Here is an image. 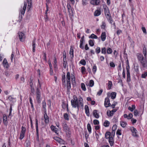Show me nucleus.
Returning a JSON list of instances; mask_svg holds the SVG:
<instances>
[{"mask_svg": "<svg viewBox=\"0 0 147 147\" xmlns=\"http://www.w3.org/2000/svg\"><path fill=\"white\" fill-rule=\"evenodd\" d=\"M73 99L71 100V105L74 108L77 107L78 111L79 110L80 107L83 108L84 105L83 102V99L81 97L78 98V99L75 95L74 96Z\"/></svg>", "mask_w": 147, "mask_h": 147, "instance_id": "nucleus-1", "label": "nucleus"}, {"mask_svg": "<svg viewBox=\"0 0 147 147\" xmlns=\"http://www.w3.org/2000/svg\"><path fill=\"white\" fill-rule=\"evenodd\" d=\"M138 60L140 63L141 66L143 68L147 67V58L144 57L142 54L138 53L136 54Z\"/></svg>", "mask_w": 147, "mask_h": 147, "instance_id": "nucleus-2", "label": "nucleus"}, {"mask_svg": "<svg viewBox=\"0 0 147 147\" xmlns=\"http://www.w3.org/2000/svg\"><path fill=\"white\" fill-rule=\"evenodd\" d=\"M71 79L72 82H74L75 80L74 75L71 74L69 72H68L66 74L67 88L68 90H69L71 88Z\"/></svg>", "mask_w": 147, "mask_h": 147, "instance_id": "nucleus-3", "label": "nucleus"}, {"mask_svg": "<svg viewBox=\"0 0 147 147\" xmlns=\"http://www.w3.org/2000/svg\"><path fill=\"white\" fill-rule=\"evenodd\" d=\"M67 7L70 18L71 19H72L74 16V9L71 8V6L69 4H67Z\"/></svg>", "mask_w": 147, "mask_h": 147, "instance_id": "nucleus-4", "label": "nucleus"}, {"mask_svg": "<svg viewBox=\"0 0 147 147\" xmlns=\"http://www.w3.org/2000/svg\"><path fill=\"white\" fill-rule=\"evenodd\" d=\"M107 97L105 99L104 105L105 107H109L111 104L110 103V100L109 97L110 93H108L107 94Z\"/></svg>", "mask_w": 147, "mask_h": 147, "instance_id": "nucleus-5", "label": "nucleus"}, {"mask_svg": "<svg viewBox=\"0 0 147 147\" xmlns=\"http://www.w3.org/2000/svg\"><path fill=\"white\" fill-rule=\"evenodd\" d=\"M63 130L67 134H69L70 133V130L69 127L66 123H64L62 124Z\"/></svg>", "mask_w": 147, "mask_h": 147, "instance_id": "nucleus-6", "label": "nucleus"}, {"mask_svg": "<svg viewBox=\"0 0 147 147\" xmlns=\"http://www.w3.org/2000/svg\"><path fill=\"white\" fill-rule=\"evenodd\" d=\"M26 131V129L23 126H22L21 131L20 139L21 140L23 139L25 136V134Z\"/></svg>", "mask_w": 147, "mask_h": 147, "instance_id": "nucleus-7", "label": "nucleus"}, {"mask_svg": "<svg viewBox=\"0 0 147 147\" xmlns=\"http://www.w3.org/2000/svg\"><path fill=\"white\" fill-rule=\"evenodd\" d=\"M36 95L37 102L40 103L41 102V93L38 89L36 92Z\"/></svg>", "mask_w": 147, "mask_h": 147, "instance_id": "nucleus-8", "label": "nucleus"}, {"mask_svg": "<svg viewBox=\"0 0 147 147\" xmlns=\"http://www.w3.org/2000/svg\"><path fill=\"white\" fill-rule=\"evenodd\" d=\"M19 39L21 41H24L25 40V36L24 34L21 32H19L18 33Z\"/></svg>", "mask_w": 147, "mask_h": 147, "instance_id": "nucleus-9", "label": "nucleus"}, {"mask_svg": "<svg viewBox=\"0 0 147 147\" xmlns=\"http://www.w3.org/2000/svg\"><path fill=\"white\" fill-rule=\"evenodd\" d=\"M115 134V132L114 131L113 134H111V137L109 138V141L111 146H113L114 143L113 138L114 137Z\"/></svg>", "mask_w": 147, "mask_h": 147, "instance_id": "nucleus-10", "label": "nucleus"}, {"mask_svg": "<svg viewBox=\"0 0 147 147\" xmlns=\"http://www.w3.org/2000/svg\"><path fill=\"white\" fill-rule=\"evenodd\" d=\"M26 2H24V5L23 7H21V8L20 10V13L22 15H24L25 10H26Z\"/></svg>", "mask_w": 147, "mask_h": 147, "instance_id": "nucleus-11", "label": "nucleus"}, {"mask_svg": "<svg viewBox=\"0 0 147 147\" xmlns=\"http://www.w3.org/2000/svg\"><path fill=\"white\" fill-rule=\"evenodd\" d=\"M130 129L132 132V135L133 136H137V131L135 128H134V127H130Z\"/></svg>", "mask_w": 147, "mask_h": 147, "instance_id": "nucleus-12", "label": "nucleus"}, {"mask_svg": "<svg viewBox=\"0 0 147 147\" xmlns=\"http://www.w3.org/2000/svg\"><path fill=\"white\" fill-rule=\"evenodd\" d=\"M126 69L127 72V82H129L131 81L129 69L126 67Z\"/></svg>", "mask_w": 147, "mask_h": 147, "instance_id": "nucleus-13", "label": "nucleus"}, {"mask_svg": "<svg viewBox=\"0 0 147 147\" xmlns=\"http://www.w3.org/2000/svg\"><path fill=\"white\" fill-rule=\"evenodd\" d=\"M36 137L38 139L39 138V134H38V121L37 119H36Z\"/></svg>", "mask_w": 147, "mask_h": 147, "instance_id": "nucleus-14", "label": "nucleus"}, {"mask_svg": "<svg viewBox=\"0 0 147 147\" xmlns=\"http://www.w3.org/2000/svg\"><path fill=\"white\" fill-rule=\"evenodd\" d=\"M104 10L105 13L106 17H109V16L110 15L108 8L107 6H105L104 7Z\"/></svg>", "mask_w": 147, "mask_h": 147, "instance_id": "nucleus-15", "label": "nucleus"}, {"mask_svg": "<svg viewBox=\"0 0 147 147\" xmlns=\"http://www.w3.org/2000/svg\"><path fill=\"white\" fill-rule=\"evenodd\" d=\"M3 64L5 68L7 69L9 67L8 62L6 59H4L3 62Z\"/></svg>", "mask_w": 147, "mask_h": 147, "instance_id": "nucleus-16", "label": "nucleus"}, {"mask_svg": "<svg viewBox=\"0 0 147 147\" xmlns=\"http://www.w3.org/2000/svg\"><path fill=\"white\" fill-rule=\"evenodd\" d=\"M92 114L94 116L95 118L98 119L99 118V115L98 113H97V110H94L92 112Z\"/></svg>", "mask_w": 147, "mask_h": 147, "instance_id": "nucleus-17", "label": "nucleus"}, {"mask_svg": "<svg viewBox=\"0 0 147 147\" xmlns=\"http://www.w3.org/2000/svg\"><path fill=\"white\" fill-rule=\"evenodd\" d=\"M62 81L63 85L65 87L66 86V80H65V74L64 73L63 74L62 76Z\"/></svg>", "mask_w": 147, "mask_h": 147, "instance_id": "nucleus-18", "label": "nucleus"}, {"mask_svg": "<svg viewBox=\"0 0 147 147\" xmlns=\"http://www.w3.org/2000/svg\"><path fill=\"white\" fill-rule=\"evenodd\" d=\"M44 118L45 119V122L46 123H48L49 121V117L48 116L46 112L45 111L44 114Z\"/></svg>", "mask_w": 147, "mask_h": 147, "instance_id": "nucleus-19", "label": "nucleus"}, {"mask_svg": "<svg viewBox=\"0 0 147 147\" xmlns=\"http://www.w3.org/2000/svg\"><path fill=\"white\" fill-rule=\"evenodd\" d=\"M84 109L86 114L87 116H89L90 115V113L88 106L87 105H85L84 106Z\"/></svg>", "mask_w": 147, "mask_h": 147, "instance_id": "nucleus-20", "label": "nucleus"}, {"mask_svg": "<svg viewBox=\"0 0 147 147\" xmlns=\"http://www.w3.org/2000/svg\"><path fill=\"white\" fill-rule=\"evenodd\" d=\"M3 121L4 124L7 125V117L6 115L5 114H4L3 115Z\"/></svg>", "mask_w": 147, "mask_h": 147, "instance_id": "nucleus-21", "label": "nucleus"}, {"mask_svg": "<svg viewBox=\"0 0 147 147\" xmlns=\"http://www.w3.org/2000/svg\"><path fill=\"white\" fill-rule=\"evenodd\" d=\"M51 130L54 132L56 134H58V129L55 127L53 125H51Z\"/></svg>", "mask_w": 147, "mask_h": 147, "instance_id": "nucleus-22", "label": "nucleus"}, {"mask_svg": "<svg viewBox=\"0 0 147 147\" xmlns=\"http://www.w3.org/2000/svg\"><path fill=\"white\" fill-rule=\"evenodd\" d=\"M36 39H34L32 42V51L33 52L35 51V48L36 47Z\"/></svg>", "mask_w": 147, "mask_h": 147, "instance_id": "nucleus-23", "label": "nucleus"}, {"mask_svg": "<svg viewBox=\"0 0 147 147\" xmlns=\"http://www.w3.org/2000/svg\"><path fill=\"white\" fill-rule=\"evenodd\" d=\"M115 111H116L115 109H113L111 111H107V114L109 116H111L113 115Z\"/></svg>", "mask_w": 147, "mask_h": 147, "instance_id": "nucleus-24", "label": "nucleus"}, {"mask_svg": "<svg viewBox=\"0 0 147 147\" xmlns=\"http://www.w3.org/2000/svg\"><path fill=\"white\" fill-rule=\"evenodd\" d=\"M101 40L104 41L106 38V33L105 32H102L101 36Z\"/></svg>", "mask_w": 147, "mask_h": 147, "instance_id": "nucleus-25", "label": "nucleus"}, {"mask_svg": "<svg viewBox=\"0 0 147 147\" xmlns=\"http://www.w3.org/2000/svg\"><path fill=\"white\" fill-rule=\"evenodd\" d=\"M120 123L121 126L123 128L125 127L127 125V123L126 122L123 121H121Z\"/></svg>", "mask_w": 147, "mask_h": 147, "instance_id": "nucleus-26", "label": "nucleus"}, {"mask_svg": "<svg viewBox=\"0 0 147 147\" xmlns=\"http://www.w3.org/2000/svg\"><path fill=\"white\" fill-rule=\"evenodd\" d=\"M135 108L136 107L135 105H131V107L129 106L128 108V109L131 112H132L134 110H135Z\"/></svg>", "mask_w": 147, "mask_h": 147, "instance_id": "nucleus-27", "label": "nucleus"}, {"mask_svg": "<svg viewBox=\"0 0 147 147\" xmlns=\"http://www.w3.org/2000/svg\"><path fill=\"white\" fill-rule=\"evenodd\" d=\"M69 54L71 58H73L74 57V50L72 46L70 47Z\"/></svg>", "mask_w": 147, "mask_h": 147, "instance_id": "nucleus-28", "label": "nucleus"}, {"mask_svg": "<svg viewBox=\"0 0 147 147\" xmlns=\"http://www.w3.org/2000/svg\"><path fill=\"white\" fill-rule=\"evenodd\" d=\"M101 14L100 11L97 10H96L94 13V15L95 16H99Z\"/></svg>", "mask_w": 147, "mask_h": 147, "instance_id": "nucleus-29", "label": "nucleus"}, {"mask_svg": "<svg viewBox=\"0 0 147 147\" xmlns=\"http://www.w3.org/2000/svg\"><path fill=\"white\" fill-rule=\"evenodd\" d=\"M28 3V6L27 7V9L28 10H29L30 8L31 7L32 5V0H27Z\"/></svg>", "mask_w": 147, "mask_h": 147, "instance_id": "nucleus-30", "label": "nucleus"}, {"mask_svg": "<svg viewBox=\"0 0 147 147\" xmlns=\"http://www.w3.org/2000/svg\"><path fill=\"white\" fill-rule=\"evenodd\" d=\"M116 95V93L115 92H112L110 94L111 98L113 99L115 98Z\"/></svg>", "mask_w": 147, "mask_h": 147, "instance_id": "nucleus-31", "label": "nucleus"}, {"mask_svg": "<svg viewBox=\"0 0 147 147\" xmlns=\"http://www.w3.org/2000/svg\"><path fill=\"white\" fill-rule=\"evenodd\" d=\"M111 133L109 132H106L105 134V137L107 139H109V138L111 137Z\"/></svg>", "mask_w": 147, "mask_h": 147, "instance_id": "nucleus-32", "label": "nucleus"}, {"mask_svg": "<svg viewBox=\"0 0 147 147\" xmlns=\"http://www.w3.org/2000/svg\"><path fill=\"white\" fill-rule=\"evenodd\" d=\"M62 107L64 109H65V108H66L67 109V111H69V109L68 104H67V105H66V104L65 103L63 102V104L62 105Z\"/></svg>", "mask_w": 147, "mask_h": 147, "instance_id": "nucleus-33", "label": "nucleus"}, {"mask_svg": "<svg viewBox=\"0 0 147 147\" xmlns=\"http://www.w3.org/2000/svg\"><path fill=\"white\" fill-rule=\"evenodd\" d=\"M87 128L88 131L90 134L91 133V127L90 125V123H88L87 125Z\"/></svg>", "mask_w": 147, "mask_h": 147, "instance_id": "nucleus-34", "label": "nucleus"}, {"mask_svg": "<svg viewBox=\"0 0 147 147\" xmlns=\"http://www.w3.org/2000/svg\"><path fill=\"white\" fill-rule=\"evenodd\" d=\"M64 118L67 121L69 120V117L67 113H65L63 115Z\"/></svg>", "mask_w": 147, "mask_h": 147, "instance_id": "nucleus-35", "label": "nucleus"}, {"mask_svg": "<svg viewBox=\"0 0 147 147\" xmlns=\"http://www.w3.org/2000/svg\"><path fill=\"white\" fill-rule=\"evenodd\" d=\"M110 123L107 120H106L105 121L104 123V125L105 127H108Z\"/></svg>", "mask_w": 147, "mask_h": 147, "instance_id": "nucleus-36", "label": "nucleus"}, {"mask_svg": "<svg viewBox=\"0 0 147 147\" xmlns=\"http://www.w3.org/2000/svg\"><path fill=\"white\" fill-rule=\"evenodd\" d=\"M81 86L82 90L84 91H86V88L85 84L83 83H82L81 84Z\"/></svg>", "mask_w": 147, "mask_h": 147, "instance_id": "nucleus-37", "label": "nucleus"}, {"mask_svg": "<svg viewBox=\"0 0 147 147\" xmlns=\"http://www.w3.org/2000/svg\"><path fill=\"white\" fill-rule=\"evenodd\" d=\"M89 44L90 46L92 47L94 45V40H90L89 41Z\"/></svg>", "mask_w": 147, "mask_h": 147, "instance_id": "nucleus-38", "label": "nucleus"}, {"mask_svg": "<svg viewBox=\"0 0 147 147\" xmlns=\"http://www.w3.org/2000/svg\"><path fill=\"white\" fill-rule=\"evenodd\" d=\"M89 38L94 39H97L98 38L97 36L94 34H91Z\"/></svg>", "mask_w": 147, "mask_h": 147, "instance_id": "nucleus-39", "label": "nucleus"}, {"mask_svg": "<svg viewBox=\"0 0 147 147\" xmlns=\"http://www.w3.org/2000/svg\"><path fill=\"white\" fill-rule=\"evenodd\" d=\"M53 139L57 142L60 143L61 142V139L57 137H53Z\"/></svg>", "mask_w": 147, "mask_h": 147, "instance_id": "nucleus-40", "label": "nucleus"}, {"mask_svg": "<svg viewBox=\"0 0 147 147\" xmlns=\"http://www.w3.org/2000/svg\"><path fill=\"white\" fill-rule=\"evenodd\" d=\"M117 126L116 125H113L112 127V134H113V132L114 131L115 133V130L117 129Z\"/></svg>", "mask_w": 147, "mask_h": 147, "instance_id": "nucleus-41", "label": "nucleus"}, {"mask_svg": "<svg viewBox=\"0 0 147 147\" xmlns=\"http://www.w3.org/2000/svg\"><path fill=\"white\" fill-rule=\"evenodd\" d=\"M107 53L108 54H111L112 53V49L109 48H107Z\"/></svg>", "mask_w": 147, "mask_h": 147, "instance_id": "nucleus-42", "label": "nucleus"}, {"mask_svg": "<svg viewBox=\"0 0 147 147\" xmlns=\"http://www.w3.org/2000/svg\"><path fill=\"white\" fill-rule=\"evenodd\" d=\"M94 84V81L92 80H90L89 82V84L88 85L90 87H92Z\"/></svg>", "mask_w": 147, "mask_h": 147, "instance_id": "nucleus-43", "label": "nucleus"}, {"mask_svg": "<svg viewBox=\"0 0 147 147\" xmlns=\"http://www.w3.org/2000/svg\"><path fill=\"white\" fill-rule=\"evenodd\" d=\"M101 53L102 54H105L106 53V49L105 47H103L101 48Z\"/></svg>", "mask_w": 147, "mask_h": 147, "instance_id": "nucleus-44", "label": "nucleus"}, {"mask_svg": "<svg viewBox=\"0 0 147 147\" xmlns=\"http://www.w3.org/2000/svg\"><path fill=\"white\" fill-rule=\"evenodd\" d=\"M147 76V72H145L144 73L142 74L141 75V77L142 78H145Z\"/></svg>", "mask_w": 147, "mask_h": 147, "instance_id": "nucleus-45", "label": "nucleus"}, {"mask_svg": "<svg viewBox=\"0 0 147 147\" xmlns=\"http://www.w3.org/2000/svg\"><path fill=\"white\" fill-rule=\"evenodd\" d=\"M143 53L144 57H146V48L145 47H144L143 48Z\"/></svg>", "mask_w": 147, "mask_h": 147, "instance_id": "nucleus-46", "label": "nucleus"}, {"mask_svg": "<svg viewBox=\"0 0 147 147\" xmlns=\"http://www.w3.org/2000/svg\"><path fill=\"white\" fill-rule=\"evenodd\" d=\"M82 39H81L80 40V47L81 49H84V47L83 46V42L82 41Z\"/></svg>", "mask_w": 147, "mask_h": 147, "instance_id": "nucleus-47", "label": "nucleus"}, {"mask_svg": "<svg viewBox=\"0 0 147 147\" xmlns=\"http://www.w3.org/2000/svg\"><path fill=\"white\" fill-rule=\"evenodd\" d=\"M100 3V0H94V5H98Z\"/></svg>", "mask_w": 147, "mask_h": 147, "instance_id": "nucleus-48", "label": "nucleus"}, {"mask_svg": "<svg viewBox=\"0 0 147 147\" xmlns=\"http://www.w3.org/2000/svg\"><path fill=\"white\" fill-rule=\"evenodd\" d=\"M80 64L83 65H84L86 64V62L84 59H82L80 62Z\"/></svg>", "mask_w": 147, "mask_h": 147, "instance_id": "nucleus-49", "label": "nucleus"}, {"mask_svg": "<svg viewBox=\"0 0 147 147\" xmlns=\"http://www.w3.org/2000/svg\"><path fill=\"white\" fill-rule=\"evenodd\" d=\"M134 70L136 72L138 73L139 71V66L137 65L134 67Z\"/></svg>", "mask_w": 147, "mask_h": 147, "instance_id": "nucleus-50", "label": "nucleus"}, {"mask_svg": "<svg viewBox=\"0 0 147 147\" xmlns=\"http://www.w3.org/2000/svg\"><path fill=\"white\" fill-rule=\"evenodd\" d=\"M97 70L96 66L95 65H94L92 68V71L93 73L95 74Z\"/></svg>", "mask_w": 147, "mask_h": 147, "instance_id": "nucleus-51", "label": "nucleus"}, {"mask_svg": "<svg viewBox=\"0 0 147 147\" xmlns=\"http://www.w3.org/2000/svg\"><path fill=\"white\" fill-rule=\"evenodd\" d=\"M86 71V69L85 67L83 66L81 67V72L83 74H84Z\"/></svg>", "mask_w": 147, "mask_h": 147, "instance_id": "nucleus-52", "label": "nucleus"}, {"mask_svg": "<svg viewBox=\"0 0 147 147\" xmlns=\"http://www.w3.org/2000/svg\"><path fill=\"white\" fill-rule=\"evenodd\" d=\"M54 66L55 67L56 66V63H57V59L56 57H54Z\"/></svg>", "mask_w": 147, "mask_h": 147, "instance_id": "nucleus-53", "label": "nucleus"}, {"mask_svg": "<svg viewBox=\"0 0 147 147\" xmlns=\"http://www.w3.org/2000/svg\"><path fill=\"white\" fill-rule=\"evenodd\" d=\"M134 115L136 116L139 114V112L137 110L135 109L134 111Z\"/></svg>", "mask_w": 147, "mask_h": 147, "instance_id": "nucleus-54", "label": "nucleus"}, {"mask_svg": "<svg viewBox=\"0 0 147 147\" xmlns=\"http://www.w3.org/2000/svg\"><path fill=\"white\" fill-rule=\"evenodd\" d=\"M42 105L43 108L45 109L46 107V104L45 100H44L42 102Z\"/></svg>", "mask_w": 147, "mask_h": 147, "instance_id": "nucleus-55", "label": "nucleus"}, {"mask_svg": "<svg viewBox=\"0 0 147 147\" xmlns=\"http://www.w3.org/2000/svg\"><path fill=\"white\" fill-rule=\"evenodd\" d=\"M100 51V47H98L96 49V52L97 53H99Z\"/></svg>", "mask_w": 147, "mask_h": 147, "instance_id": "nucleus-56", "label": "nucleus"}, {"mask_svg": "<svg viewBox=\"0 0 147 147\" xmlns=\"http://www.w3.org/2000/svg\"><path fill=\"white\" fill-rule=\"evenodd\" d=\"M99 121L96 119H94L93 121V123L94 124L96 125H98L99 124Z\"/></svg>", "mask_w": 147, "mask_h": 147, "instance_id": "nucleus-57", "label": "nucleus"}, {"mask_svg": "<svg viewBox=\"0 0 147 147\" xmlns=\"http://www.w3.org/2000/svg\"><path fill=\"white\" fill-rule=\"evenodd\" d=\"M87 1L86 0H82V4L83 5L85 6L87 4Z\"/></svg>", "mask_w": 147, "mask_h": 147, "instance_id": "nucleus-58", "label": "nucleus"}, {"mask_svg": "<svg viewBox=\"0 0 147 147\" xmlns=\"http://www.w3.org/2000/svg\"><path fill=\"white\" fill-rule=\"evenodd\" d=\"M133 117V115L131 113H129V115H127V119H131Z\"/></svg>", "mask_w": 147, "mask_h": 147, "instance_id": "nucleus-59", "label": "nucleus"}, {"mask_svg": "<svg viewBox=\"0 0 147 147\" xmlns=\"http://www.w3.org/2000/svg\"><path fill=\"white\" fill-rule=\"evenodd\" d=\"M107 18L108 19L109 21L110 22V23H112L113 21L110 16H109V17H107Z\"/></svg>", "mask_w": 147, "mask_h": 147, "instance_id": "nucleus-60", "label": "nucleus"}, {"mask_svg": "<svg viewBox=\"0 0 147 147\" xmlns=\"http://www.w3.org/2000/svg\"><path fill=\"white\" fill-rule=\"evenodd\" d=\"M30 99V104L31 105V106L32 108H33V105L32 103V99L31 97L29 98Z\"/></svg>", "mask_w": 147, "mask_h": 147, "instance_id": "nucleus-61", "label": "nucleus"}, {"mask_svg": "<svg viewBox=\"0 0 147 147\" xmlns=\"http://www.w3.org/2000/svg\"><path fill=\"white\" fill-rule=\"evenodd\" d=\"M111 67H115V65L114 63L112 62H111L109 63Z\"/></svg>", "mask_w": 147, "mask_h": 147, "instance_id": "nucleus-62", "label": "nucleus"}, {"mask_svg": "<svg viewBox=\"0 0 147 147\" xmlns=\"http://www.w3.org/2000/svg\"><path fill=\"white\" fill-rule=\"evenodd\" d=\"M121 130L120 129H118L117 131L116 134L117 135H121Z\"/></svg>", "mask_w": 147, "mask_h": 147, "instance_id": "nucleus-63", "label": "nucleus"}, {"mask_svg": "<svg viewBox=\"0 0 147 147\" xmlns=\"http://www.w3.org/2000/svg\"><path fill=\"white\" fill-rule=\"evenodd\" d=\"M112 82H111L110 81H109L108 83V88L110 89L111 88V87L112 85Z\"/></svg>", "mask_w": 147, "mask_h": 147, "instance_id": "nucleus-64", "label": "nucleus"}]
</instances>
